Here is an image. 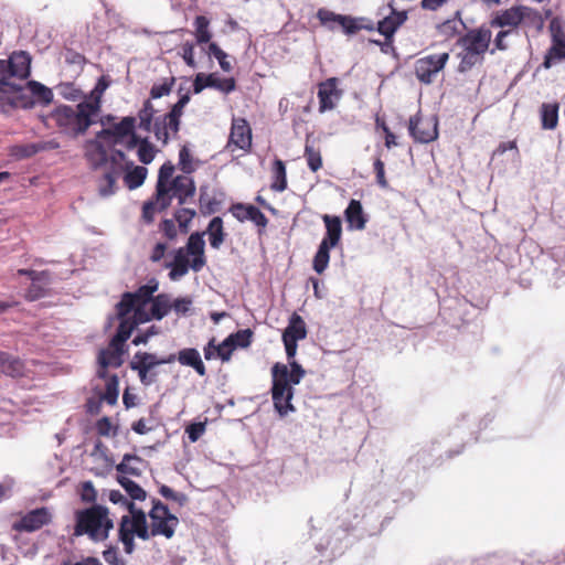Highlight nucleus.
Returning a JSON list of instances; mask_svg holds the SVG:
<instances>
[{"label":"nucleus","instance_id":"obj_19","mask_svg":"<svg viewBox=\"0 0 565 565\" xmlns=\"http://www.w3.org/2000/svg\"><path fill=\"white\" fill-rule=\"evenodd\" d=\"M171 194L178 199V203L183 205L188 203L195 194V183L192 178L185 175H177L170 182Z\"/></svg>","mask_w":565,"mask_h":565},{"label":"nucleus","instance_id":"obj_4","mask_svg":"<svg viewBox=\"0 0 565 565\" xmlns=\"http://www.w3.org/2000/svg\"><path fill=\"white\" fill-rule=\"evenodd\" d=\"M152 509L148 515L150 518V527L152 530V536L162 535L166 539L173 537L175 529L179 525V519L172 514L167 504L161 502L159 499H152Z\"/></svg>","mask_w":565,"mask_h":565},{"label":"nucleus","instance_id":"obj_3","mask_svg":"<svg viewBox=\"0 0 565 565\" xmlns=\"http://www.w3.org/2000/svg\"><path fill=\"white\" fill-rule=\"evenodd\" d=\"M126 162L131 161L128 160L126 153L122 150H111L110 154H108L107 169L103 177L99 179L98 183V192L100 196L107 198L115 194L117 190L116 182L122 174Z\"/></svg>","mask_w":565,"mask_h":565},{"label":"nucleus","instance_id":"obj_63","mask_svg":"<svg viewBox=\"0 0 565 565\" xmlns=\"http://www.w3.org/2000/svg\"><path fill=\"white\" fill-rule=\"evenodd\" d=\"M103 557L109 565H126V561L119 556L116 546H109L103 552Z\"/></svg>","mask_w":565,"mask_h":565},{"label":"nucleus","instance_id":"obj_22","mask_svg":"<svg viewBox=\"0 0 565 565\" xmlns=\"http://www.w3.org/2000/svg\"><path fill=\"white\" fill-rule=\"evenodd\" d=\"M175 360L180 364L193 367L200 376L206 374L205 365L201 359L200 352L194 348L182 349L175 354Z\"/></svg>","mask_w":565,"mask_h":565},{"label":"nucleus","instance_id":"obj_43","mask_svg":"<svg viewBox=\"0 0 565 565\" xmlns=\"http://www.w3.org/2000/svg\"><path fill=\"white\" fill-rule=\"evenodd\" d=\"M210 21L204 15H198L194 20V26H195V38L198 44H205L209 43L212 33L209 30Z\"/></svg>","mask_w":565,"mask_h":565},{"label":"nucleus","instance_id":"obj_35","mask_svg":"<svg viewBox=\"0 0 565 565\" xmlns=\"http://www.w3.org/2000/svg\"><path fill=\"white\" fill-rule=\"evenodd\" d=\"M171 309V297L160 294L151 299V317L156 320L163 319Z\"/></svg>","mask_w":565,"mask_h":565},{"label":"nucleus","instance_id":"obj_10","mask_svg":"<svg viewBox=\"0 0 565 565\" xmlns=\"http://www.w3.org/2000/svg\"><path fill=\"white\" fill-rule=\"evenodd\" d=\"M14 88L0 90V104L2 107H9L11 109L22 108L31 109L35 105V100L28 95L24 87L13 83Z\"/></svg>","mask_w":565,"mask_h":565},{"label":"nucleus","instance_id":"obj_54","mask_svg":"<svg viewBox=\"0 0 565 565\" xmlns=\"http://www.w3.org/2000/svg\"><path fill=\"white\" fill-rule=\"evenodd\" d=\"M305 157L309 169L312 172H317L322 167V158L319 150H316L313 146L306 143Z\"/></svg>","mask_w":565,"mask_h":565},{"label":"nucleus","instance_id":"obj_34","mask_svg":"<svg viewBox=\"0 0 565 565\" xmlns=\"http://www.w3.org/2000/svg\"><path fill=\"white\" fill-rule=\"evenodd\" d=\"M541 121L544 129H555L558 122V104H542L541 106Z\"/></svg>","mask_w":565,"mask_h":565},{"label":"nucleus","instance_id":"obj_48","mask_svg":"<svg viewBox=\"0 0 565 565\" xmlns=\"http://www.w3.org/2000/svg\"><path fill=\"white\" fill-rule=\"evenodd\" d=\"M129 366L138 373L139 380L143 385L149 386L157 381V372L150 371L139 362L131 360Z\"/></svg>","mask_w":565,"mask_h":565},{"label":"nucleus","instance_id":"obj_23","mask_svg":"<svg viewBox=\"0 0 565 565\" xmlns=\"http://www.w3.org/2000/svg\"><path fill=\"white\" fill-rule=\"evenodd\" d=\"M147 465V462L131 454H126L122 457V460L116 466V470L119 476L129 475L132 477H140L142 475L143 467Z\"/></svg>","mask_w":565,"mask_h":565},{"label":"nucleus","instance_id":"obj_8","mask_svg":"<svg viewBox=\"0 0 565 565\" xmlns=\"http://www.w3.org/2000/svg\"><path fill=\"white\" fill-rule=\"evenodd\" d=\"M137 119L132 116L124 117L119 122L97 132V139H102L109 148L124 143L126 137L136 129Z\"/></svg>","mask_w":565,"mask_h":565},{"label":"nucleus","instance_id":"obj_21","mask_svg":"<svg viewBox=\"0 0 565 565\" xmlns=\"http://www.w3.org/2000/svg\"><path fill=\"white\" fill-rule=\"evenodd\" d=\"M102 139H94L87 142L86 158L94 170L108 166V152Z\"/></svg>","mask_w":565,"mask_h":565},{"label":"nucleus","instance_id":"obj_11","mask_svg":"<svg viewBox=\"0 0 565 565\" xmlns=\"http://www.w3.org/2000/svg\"><path fill=\"white\" fill-rule=\"evenodd\" d=\"M51 513L47 508H38L28 512L13 524V529L22 532H33L51 522Z\"/></svg>","mask_w":565,"mask_h":565},{"label":"nucleus","instance_id":"obj_12","mask_svg":"<svg viewBox=\"0 0 565 565\" xmlns=\"http://www.w3.org/2000/svg\"><path fill=\"white\" fill-rule=\"evenodd\" d=\"M204 233H192L183 247L189 256H192L191 269L195 273L200 271L206 264L204 255L205 242L203 239Z\"/></svg>","mask_w":565,"mask_h":565},{"label":"nucleus","instance_id":"obj_13","mask_svg":"<svg viewBox=\"0 0 565 565\" xmlns=\"http://www.w3.org/2000/svg\"><path fill=\"white\" fill-rule=\"evenodd\" d=\"M534 11L524 6L512 7L498 13L491 24L499 28H516L525 18H529Z\"/></svg>","mask_w":565,"mask_h":565},{"label":"nucleus","instance_id":"obj_1","mask_svg":"<svg viewBox=\"0 0 565 565\" xmlns=\"http://www.w3.org/2000/svg\"><path fill=\"white\" fill-rule=\"evenodd\" d=\"M99 111V100H84L75 107L61 105L56 107L47 119L53 121L61 132L77 137L86 132L94 124V117Z\"/></svg>","mask_w":565,"mask_h":565},{"label":"nucleus","instance_id":"obj_9","mask_svg":"<svg viewBox=\"0 0 565 565\" xmlns=\"http://www.w3.org/2000/svg\"><path fill=\"white\" fill-rule=\"evenodd\" d=\"M408 130L416 142L428 143L438 137L437 119L413 116L409 119Z\"/></svg>","mask_w":565,"mask_h":565},{"label":"nucleus","instance_id":"obj_16","mask_svg":"<svg viewBox=\"0 0 565 565\" xmlns=\"http://www.w3.org/2000/svg\"><path fill=\"white\" fill-rule=\"evenodd\" d=\"M230 211L239 222L252 221L255 225L263 228L268 224L266 215L252 204L235 203L231 206Z\"/></svg>","mask_w":565,"mask_h":565},{"label":"nucleus","instance_id":"obj_62","mask_svg":"<svg viewBox=\"0 0 565 565\" xmlns=\"http://www.w3.org/2000/svg\"><path fill=\"white\" fill-rule=\"evenodd\" d=\"M179 167L185 174L194 172L195 168L192 164V157L189 149L184 146L179 151Z\"/></svg>","mask_w":565,"mask_h":565},{"label":"nucleus","instance_id":"obj_29","mask_svg":"<svg viewBox=\"0 0 565 565\" xmlns=\"http://www.w3.org/2000/svg\"><path fill=\"white\" fill-rule=\"evenodd\" d=\"M565 60V40L559 39L557 35L553 36V45L545 54L542 66L551 68L556 62Z\"/></svg>","mask_w":565,"mask_h":565},{"label":"nucleus","instance_id":"obj_30","mask_svg":"<svg viewBox=\"0 0 565 565\" xmlns=\"http://www.w3.org/2000/svg\"><path fill=\"white\" fill-rule=\"evenodd\" d=\"M132 360L139 362L150 371H153L158 365L173 363L175 361V354L172 353L166 358H158L153 353L139 351L134 355Z\"/></svg>","mask_w":565,"mask_h":565},{"label":"nucleus","instance_id":"obj_2","mask_svg":"<svg viewBox=\"0 0 565 565\" xmlns=\"http://www.w3.org/2000/svg\"><path fill=\"white\" fill-rule=\"evenodd\" d=\"M75 520L74 535H87L94 542L105 541L114 527L108 509L100 504L76 511Z\"/></svg>","mask_w":565,"mask_h":565},{"label":"nucleus","instance_id":"obj_59","mask_svg":"<svg viewBox=\"0 0 565 565\" xmlns=\"http://www.w3.org/2000/svg\"><path fill=\"white\" fill-rule=\"evenodd\" d=\"M173 195L170 188H164V193L159 194V188L156 186V193L152 199L156 203V210L159 212L166 211L172 202Z\"/></svg>","mask_w":565,"mask_h":565},{"label":"nucleus","instance_id":"obj_25","mask_svg":"<svg viewBox=\"0 0 565 565\" xmlns=\"http://www.w3.org/2000/svg\"><path fill=\"white\" fill-rule=\"evenodd\" d=\"M344 217L351 228L360 231L365 227L367 222L361 202L354 199L349 202L344 211Z\"/></svg>","mask_w":565,"mask_h":565},{"label":"nucleus","instance_id":"obj_56","mask_svg":"<svg viewBox=\"0 0 565 565\" xmlns=\"http://www.w3.org/2000/svg\"><path fill=\"white\" fill-rule=\"evenodd\" d=\"M196 212L193 209L182 207L175 211L174 218L183 233L188 232L190 222L195 217Z\"/></svg>","mask_w":565,"mask_h":565},{"label":"nucleus","instance_id":"obj_15","mask_svg":"<svg viewBox=\"0 0 565 565\" xmlns=\"http://www.w3.org/2000/svg\"><path fill=\"white\" fill-rule=\"evenodd\" d=\"M490 42V31L488 30H472L458 40V45L462 46L465 51L473 52L482 56L488 50Z\"/></svg>","mask_w":565,"mask_h":565},{"label":"nucleus","instance_id":"obj_32","mask_svg":"<svg viewBox=\"0 0 565 565\" xmlns=\"http://www.w3.org/2000/svg\"><path fill=\"white\" fill-rule=\"evenodd\" d=\"M335 78H329L326 83H322L318 90L319 98V111L324 113L326 110H330L334 107V104L331 99V96L334 92L335 87Z\"/></svg>","mask_w":565,"mask_h":565},{"label":"nucleus","instance_id":"obj_40","mask_svg":"<svg viewBox=\"0 0 565 565\" xmlns=\"http://www.w3.org/2000/svg\"><path fill=\"white\" fill-rule=\"evenodd\" d=\"M118 483L125 489L132 500L143 501L147 498V492L135 481L125 476L117 477Z\"/></svg>","mask_w":565,"mask_h":565},{"label":"nucleus","instance_id":"obj_20","mask_svg":"<svg viewBox=\"0 0 565 565\" xmlns=\"http://www.w3.org/2000/svg\"><path fill=\"white\" fill-rule=\"evenodd\" d=\"M32 57L26 51H14L9 55L8 62L12 77L26 79L31 75Z\"/></svg>","mask_w":565,"mask_h":565},{"label":"nucleus","instance_id":"obj_28","mask_svg":"<svg viewBox=\"0 0 565 565\" xmlns=\"http://www.w3.org/2000/svg\"><path fill=\"white\" fill-rule=\"evenodd\" d=\"M307 337V328L303 319L298 313H292L288 326L282 332V339L298 342Z\"/></svg>","mask_w":565,"mask_h":565},{"label":"nucleus","instance_id":"obj_37","mask_svg":"<svg viewBox=\"0 0 565 565\" xmlns=\"http://www.w3.org/2000/svg\"><path fill=\"white\" fill-rule=\"evenodd\" d=\"M273 179L270 188L274 191L282 192L287 188V175H286V167L282 160L275 159L273 163Z\"/></svg>","mask_w":565,"mask_h":565},{"label":"nucleus","instance_id":"obj_44","mask_svg":"<svg viewBox=\"0 0 565 565\" xmlns=\"http://www.w3.org/2000/svg\"><path fill=\"white\" fill-rule=\"evenodd\" d=\"M209 87L215 88L222 93L228 94L236 88V82L233 77L230 78H221L216 74L211 73L207 74Z\"/></svg>","mask_w":565,"mask_h":565},{"label":"nucleus","instance_id":"obj_41","mask_svg":"<svg viewBox=\"0 0 565 565\" xmlns=\"http://www.w3.org/2000/svg\"><path fill=\"white\" fill-rule=\"evenodd\" d=\"M119 396V380L116 374L109 376L106 382L105 392L100 395V401H105L109 405H115Z\"/></svg>","mask_w":565,"mask_h":565},{"label":"nucleus","instance_id":"obj_14","mask_svg":"<svg viewBox=\"0 0 565 565\" xmlns=\"http://www.w3.org/2000/svg\"><path fill=\"white\" fill-rule=\"evenodd\" d=\"M234 145L242 150H248L252 146V129L244 118H233L227 147Z\"/></svg>","mask_w":565,"mask_h":565},{"label":"nucleus","instance_id":"obj_17","mask_svg":"<svg viewBox=\"0 0 565 565\" xmlns=\"http://www.w3.org/2000/svg\"><path fill=\"white\" fill-rule=\"evenodd\" d=\"M391 13L377 23V32L384 35L385 39H393L397 29L407 20L406 11H397L393 2L388 3Z\"/></svg>","mask_w":565,"mask_h":565},{"label":"nucleus","instance_id":"obj_18","mask_svg":"<svg viewBox=\"0 0 565 565\" xmlns=\"http://www.w3.org/2000/svg\"><path fill=\"white\" fill-rule=\"evenodd\" d=\"M289 365L290 370L282 363H275L271 367V377H279L291 385H298L305 377L306 371L295 360L289 361Z\"/></svg>","mask_w":565,"mask_h":565},{"label":"nucleus","instance_id":"obj_52","mask_svg":"<svg viewBox=\"0 0 565 565\" xmlns=\"http://www.w3.org/2000/svg\"><path fill=\"white\" fill-rule=\"evenodd\" d=\"M51 142H35V143H29L19 146L15 148L14 154L19 158H30L41 151L46 150Z\"/></svg>","mask_w":565,"mask_h":565},{"label":"nucleus","instance_id":"obj_46","mask_svg":"<svg viewBox=\"0 0 565 565\" xmlns=\"http://www.w3.org/2000/svg\"><path fill=\"white\" fill-rule=\"evenodd\" d=\"M463 26L465 24L460 18V11H457L456 17L454 19L446 20L445 22L438 25V31L440 34L450 38L459 33L460 28Z\"/></svg>","mask_w":565,"mask_h":565},{"label":"nucleus","instance_id":"obj_64","mask_svg":"<svg viewBox=\"0 0 565 565\" xmlns=\"http://www.w3.org/2000/svg\"><path fill=\"white\" fill-rule=\"evenodd\" d=\"M97 492L92 481H85L82 483L81 499L84 502L90 503L96 501Z\"/></svg>","mask_w":565,"mask_h":565},{"label":"nucleus","instance_id":"obj_61","mask_svg":"<svg viewBox=\"0 0 565 565\" xmlns=\"http://www.w3.org/2000/svg\"><path fill=\"white\" fill-rule=\"evenodd\" d=\"M12 77L8 60H0V90L14 88L9 79Z\"/></svg>","mask_w":565,"mask_h":565},{"label":"nucleus","instance_id":"obj_36","mask_svg":"<svg viewBox=\"0 0 565 565\" xmlns=\"http://www.w3.org/2000/svg\"><path fill=\"white\" fill-rule=\"evenodd\" d=\"M253 335L254 333L250 329L238 330L223 341V347H232L234 350L236 348H247L252 343Z\"/></svg>","mask_w":565,"mask_h":565},{"label":"nucleus","instance_id":"obj_60","mask_svg":"<svg viewBox=\"0 0 565 565\" xmlns=\"http://www.w3.org/2000/svg\"><path fill=\"white\" fill-rule=\"evenodd\" d=\"M159 493L168 499V500H173L175 501L180 507H183L188 502V497L186 494L182 493V492H175L173 489H171L170 487L166 486V484H161L160 488H159Z\"/></svg>","mask_w":565,"mask_h":565},{"label":"nucleus","instance_id":"obj_58","mask_svg":"<svg viewBox=\"0 0 565 565\" xmlns=\"http://www.w3.org/2000/svg\"><path fill=\"white\" fill-rule=\"evenodd\" d=\"M175 82L174 77L164 79L161 84H154L150 89V98L157 99L163 96H167L171 93L173 84Z\"/></svg>","mask_w":565,"mask_h":565},{"label":"nucleus","instance_id":"obj_39","mask_svg":"<svg viewBox=\"0 0 565 565\" xmlns=\"http://www.w3.org/2000/svg\"><path fill=\"white\" fill-rule=\"evenodd\" d=\"M158 289V282L152 279L146 285L140 286L135 292H131L132 298L139 306H146L153 299V294Z\"/></svg>","mask_w":565,"mask_h":565},{"label":"nucleus","instance_id":"obj_33","mask_svg":"<svg viewBox=\"0 0 565 565\" xmlns=\"http://www.w3.org/2000/svg\"><path fill=\"white\" fill-rule=\"evenodd\" d=\"M26 88L31 93V97L42 105H49L53 100V92L38 81H29Z\"/></svg>","mask_w":565,"mask_h":565},{"label":"nucleus","instance_id":"obj_26","mask_svg":"<svg viewBox=\"0 0 565 565\" xmlns=\"http://www.w3.org/2000/svg\"><path fill=\"white\" fill-rule=\"evenodd\" d=\"M124 171V182L129 190H136L140 188L148 174L147 168L135 166L134 162H126Z\"/></svg>","mask_w":565,"mask_h":565},{"label":"nucleus","instance_id":"obj_49","mask_svg":"<svg viewBox=\"0 0 565 565\" xmlns=\"http://www.w3.org/2000/svg\"><path fill=\"white\" fill-rule=\"evenodd\" d=\"M137 302L132 298L131 292H125L121 300L117 303L118 319H129L127 316L137 308Z\"/></svg>","mask_w":565,"mask_h":565},{"label":"nucleus","instance_id":"obj_42","mask_svg":"<svg viewBox=\"0 0 565 565\" xmlns=\"http://www.w3.org/2000/svg\"><path fill=\"white\" fill-rule=\"evenodd\" d=\"M332 247L328 246L326 242H321L318 250L313 257V269L318 274H322L329 264L330 260V249Z\"/></svg>","mask_w":565,"mask_h":565},{"label":"nucleus","instance_id":"obj_50","mask_svg":"<svg viewBox=\"0 0 565 565\" xmlns=\"http://www.w3.org/2000/svg\"><path fill=\"white\" fill-rule=\"evenodd\" d=\"M119 326L115 333L116 342H125L130 338L134 329L138 326V321H131V319H119Z\"/></svg>","mask_w":565,"mask_h":565},{"label":"nucleus","instance_id":"obj_6","mask_svg":"<svg viewBox=\"0 0 565 565\" xmlns=\"http://www.w3.org/2000/svg\"><path fill=\"white\" fill-rule=\"evenodd\" d=\"M449 53L431 54L415 62V75L423 84H431L435 76L445 67Z\"/></svg>","mask_w":565,"mask_h":565},{"label":"nucleus","instance_id":"obj_45","mask_svg":"<svg viewBox=\"0 0 565 565\" xmlns=\"http://www.w3.org/2000/svg\"><path fill=\"white\" fill-rule=\"evenodd\" d=\"M98 365L102 367H120L124 363L120 352H110L109 349H102L98 353Z\"/></svg>","mask_w":565,"mask_h":565},{"label":"nucleus","instance_id":"obj_27","mask_svg":"<svg viewBox=\"0 0 565 565\" xmlns=\"http://www.w3.org/2000/svg\"><path fill=\"white\" fill-rule=\"evenodd\" d=\"M0 373L11 377H18L24 373V363L8 352L0 351Z\"/></svg>","mask_w":565,"mask_h":565},{"label":"nucleus","instance_id":"obj_55","mask_svg":"<svg viewBox=\"0 0 565 565\" xmlns=\"http://www.w3.org/2000/svg\"><path fill=\"white\" fill-rule=\"evenodd\" d=\"M154 153L156 150L152 143L148 140V138H143L137 150L139 161L143 164H149L153 161Z\"/></svg>","mask_w":565,"mask_h":565},{"label":"nucleus","instance_id":"obj_7","mask_svg":"<svg viewBox=\"0 0 565 565\" xmlns=\"http://www.w3.org/2000/svg\"><path fill=\"white\" fill-rule=\"evenodd\" d=\"M295 394L294 385L282 381L279 377H273L271 398L276 412L281 416L296 412L291 399Z\"/></svg>","mask_w":565,"mask_h":565},{"label":"nucleus","instance_id":"obj_51","mask_svg":"<svg viewBox=\"0 0 565 565\" xmlns=\"http://www.w3.org/2000/svg\"><path fill=\"white\" fill-rule=\"evenodd\" d=\"M151 130L153 131L157 140L161 141L163 145L169 142V132H167V114L154 117Z\"/></svg>","mask_w":565,"mask_h":565},{"label":"nucleus","instance_id":"obj_31","mask_svg":"<svg viewBox=\"0 0 565 565\" xmlns=\"http://www.w3.org/2000/svg\"><path fill=\"white\" fill-rule=\"evenodd\" d=\"M206 232L209 234L211 247L214 249H218L225 241L223 220L220 216L213 217L209 223Z\"/></svg>","mask_w":565,"mask_h":565},{"label":"nucleus","instance_id":"obj_53","mask_svg":"<svg viewBox=\"0 0 565 565\" xmlns=\"http://www.w3.org/2000/svg\"><path fill=\"white\" fill-rule=\"evenodd\" d=\"M460 56V63L458 66V71L460 73H466L469 70H471L476 64L480 63L482 60V56L479 54H476L473 52L465 51L459 54Z\"/></svg>","mask_w":565,"mask_h":565},{"label":"nucleus","instance_id":"obj_5","mask_svg":"<svg viewBox=\"0 0 565 565\" xmlns=\"http://www.w3.org/2000/svg\"><path fill=\"white\" fill-rule=\"evenodd\" d=\"M317 18L328 30L334 31L335 25H339L347 35L358 33L360 31L359 23L362 21L359 17L339 14L324 8L318 10Z\"/></svg>","mask_w":565,"mask_h":565},{"label":"nucleus","instance_id":"obj_38","mask_svg":"<svg viewBox=\"0 0 565 565\" xmlns=\"http://www.w3.org/2000/svg\"><path fill=\"white\" fill-rule=\"evenodd\" d=\"M31 281V286L29 287L25 294L26 299L30 301H34L45 297L47 294L49 286L51 284L50 276Z\"/></svg>","mask_w":565,"mask_h":565},{"label":"nucleus","instance_id":"obj_24","mask_svg":"<svg viewBox=\"0 0 565 565\" xmlns=\"http://www.w3.org/2000/svg\"><path fill=\"white\" fill-rule=\"evenodd\" d=\"M322 220L326 225V235L321 242H326L328 246L335 247L342 236V224L339 216L324 214Z\"/></svg>","mask_w":565,"mask_h":565},{"label":"nucleus","instance_id":"obj_57","mask_svg":"<svg viewBox=\"0 0 565 565\" xmlns=\"http://www.w3.org/2000/svg\"><path fill=\"white\" fill-rule=\"evenodd\" d=\"M209 54L214 56L224 72H231L232 65L227 61V54L214 42L209 44Z\"/></svg>","mask_w":565,"mask_h":565},{"label":"nucleus","instance_id":"obj_47","mask_svg":"<svg viewBox=\"0 0 565 565\" xmlns=\"http://www.w3.org/2000/svg\"><path fill=\"white\" fill-rule=\"evenodd\" d=\"M174 169V166L170 161L164 162L160 167L156 184V186L159 188V194L164 193V188H170L169 180L172 178Z\"/></svg>","mask_w":565,"mask_h":565}]
</instances>
